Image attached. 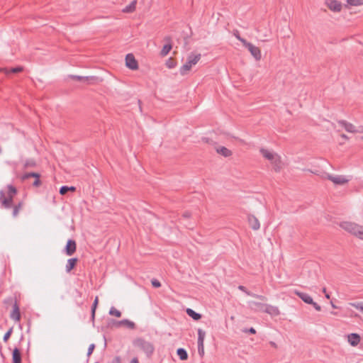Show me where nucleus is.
Masks as SVG:
<instances>
[{
  "instance_id": "1",
  "label": "nucleus",
  "mask_w": 363,
  "mask_h": 363,
  "mask_svg": "<svg viewBox=\"0 0 363 363\" xmlns=\"http://www.w3.org/2000/svg\"><path fill=\"white\" fill-rule=\"evenodd\" d=\"M7 189L8 191L6 192L4 190L0 191V202L1 208H11L13 206V198L17 194V189L13 185H8Z\"/></svg>"
},
{
  "instance_id": "2",
  "label": "nucleus",
  "mask_w": 363,
  "mask_h": 363,
  "mask_svg": "<svg viewBox=\"0 0 363 363\" xmlns=\"http://www.w3.org/2000/svg\"><path fill=\"white\" fill-rule=\"evenodd\" d=\"M259 152L263 157L271 162L276 172L280 171L281 169V157L277 153L265 148H261Z\"/></svg>"
},
{
  "instance_id": "3",
  "label": "nucleus",
  "mask_w": 363,
  "mask_h": 363,
  "mask_svg": "<svg viewBox=\"0 0 363 363\" xmlns=\"http://www.w3.org/2000/svg\"><path fill=\"white\" fill-rule=\"evenodd\" d=\"M201 59V54H191L188 56L187 60L179 69V72L182 75H186L191 69L192 66L196 65V63Z\"/></svg>"
},
{
  "instance_id": "4",
  "label": "nucleus",
  "mask_w": 363,
  "mask_h": 363,
  "mask_svg": "<svg viewBox=\"0 0 363 363\" xmlns=\"http://www.w3.org/2000/svg\"><path fill=\"white\" fill-rule=\"evenodd\" d=\"M134 345L141 349L147 355L150 356L154 352V347L152 344L142 338L137 339L134 342Z\"/></svg>"
},
{
  "instance_id": "5",
  "label": "nucleus",
  "mask_w": 363,
  "mask_h": 363,
  "mask_svg": "<svg viewBox=\"0 0 363 363\" xmlns=\"http://www.w3.org/2000/svg\"><path fill=\"white\" fill-rule=\"evenodd\" d=\"M340 225L342 229L357 237L361 229V225L351 222H342Z\"/></svg>"
},
{
  "instance_id": "6",
  "label": "nucleus",
  "mask_w": 363,
  "mask_h": 363,
  "mask_svg": "<svg viewBox=\"0 0 363 363\" xmlns=\"http://www.w3.org/2000/svg\"><path fill=\"white\" fill-rule=\"evenodd\" d=\"M326 178L335 185H344L348 183L351 178L345 175L327 174Z\"/></svg>"
},
{
  "instance_id": "7",
  "label": "nucleus",
  "mask_w": 363,
  "mask_h": 363,
  "mask_svg": "<svg viewBox=\"0 0 363 363\" xmlns=\"http://www.w3.org/2000/svg\"><path fill=\"white\" fill-rule=\"evenodd\" d=\"M206 336V333L202 329H198V352L201 357L204 354L203 342Z\"/></svg>"
},
{
  "instance_id": "8",
  "label": "nucleus",
  "mask_w": 363,
  "mask_h": 363,
  "mask_svg": "<svg viewBox=\"0 0 363 363\" xmlns=\"http://www.w3.org/2000/svg\"><path fill=\"white\" fill-rule=\"evenodd\" d=\"M125 65L132 70H136L138 69V64L135 58V56L132 53L127 54L125 56Z\"/></svg>"
},
{
  "instance_id": "9",
  "label": "nucleus",
  "mask_w": 363,
  "mask_h": 363,
  "mask_svg": "<svg viewBox=\"0 0 363 363\" xmlns=\"http://www.w3.org/2000/svg\"><path fill=\"white\" fill-rule=\"evenodd\" d=\"M328 7L334 12H340L342 9V4L336 0H326Z\"/></svg>"
},
{
  "instance_id": "10",
  "label": "nucleus",
  "mask_w": 363,
  "mask_h": 363,
  "mask_svg": "<svg viewBox=\"0 0 363 363\" xmlns=\"http://www.w3.org/2000/svg\"><path fill=\"white\" fill-rule=\"evenodd\" d=\"M77 249L76 242L74 240H69L65 246V253L68 256H72Z\"/></svg>"
},
{
  "instance_id": "11",
  "label": "nucleus",
  "mask_w": 363,
  "mask_h": 363,
  "mask_svg": "<svg viewBox=\"0 0 363 363\" xmlns=\"http://www.w3.org/2000/svg\"><path fill=\"white\" fill-rule=\"evenodd\" d=\"M338 123L342 127H343L347 132L352 133H357V130H356L357 127L355 125H354L353 124H352L346 121H344V120L338 121Z\"/></svg>"
},
{
  "instance_id": "12",
  "label": "nucleus",
  "mask_w": 363,
  "mask_h": 363,
  "mask_svg": "<svg viewBox=\"0 0 363 363\" xmlns=\"http://www.w3.org/2000/svg\"><path fill=\"white\" fill-rule=\"evenodd\" d=\"M250 308L255 311L264 312L266 303H262L254 301L248 302Z\"/></svg>"
},
{
  "instance_id": "13",
  "label": "nucleus",
  "mask_w": 363,
  "mask_h": 363,
  "mask_svg": "<svg viewBox=\"0 0 363 363\" xmlns=\"http://www.w3.org/2000/svg\"><path fill=\"white\" fill-rule=\"evenodd\" d=\"M10 317L15 321H19L21 319L20 309L16 301H15L13 306V310L10 314Z\"/></svg>"
},
{
  "instance_id": "14",
  "label": "nucleus",
  "mask_w": 363,
  "mask_h": 363,
  "mask_svg": "<svg viewBox=\"0 0 363 363\" xmlns=\"http://www.w3.org/2000/svg\"><path fill=\"white\" fill-rule=\"evenodd\" d=\"M248 223L250 226L254 230H257L260 228L259 220L253 215L248 216Z\"/></svg>"
},
{
  "instance_id": "15",
  "label": "nucleus",
  "mask_w": 363,
  "mask_h": 363,
  "mask_svg": "<svg viewBox=\"0 0 363 363\" xmlns=\"http://www.w3.org/2000/svg\"><path fill=\"white\" fill-rule=\"evenodd\" d=\"M264 312L272 316L279 315L280 313L278 307L269 304H266Z\"/></svg>"
},
{
  "instance_id": "16",
  "label": "nucleus",
  "mask_w": 363,
  "mask_h": 363,
  "mask_svg": "<svg viewBox=\"0 0 363 363\" xmlns=\"http://www.w3.org/2000/svg\"><path fill=\"white\" fill-rule=\"evenodd\" d=\"M248 51L251 53L256 60H259L262 57L259 47H247Z\"/></svg>"
},
{
  "instance_id": "17",
  "label": "nucleus",
  "mask_w": 363,
  "mask_h": 363,
  "mask_svg": "<svg viewBox=\"0 0 363 363\" xmlns=\"http://www.w3.org/2000/svg\"><path fill=\"white\" fill-rule=\"evenodd\" d=\"M294 294L297 295L303 301L306 303H312V297L306 293L300 292L297 290L294 291Z\"/></svg>"
},
{
  "instance_id": "18",
  "label": "nucleus",
  "mask_w": 363,
  "mask_h": 363,
  "mask_svg": "<svg viewBox=\"0 0 363 363\" xmlns=\"http://www.w3.org/2000/svg\"><path fill=\"white\" fill-rule=\"evenodd\" d=\"M348 342L352 346H357L360 342V336L357 333H351L348 335Z\"/></svg>"
},
{
  "instance_id": "19",
  "label": "nucleus",
  "mask_w": 363,
  "mask_h": 363,
  "mask_svg": "<svg viewBox=\"0 0 363 363\" xmlns=\"http://www.w3.org/2000/svg\"><path fill=\"white\" fill-rule=\"evenodd\" d=\"M13 363H21V354L18 348H15L12 353Z\"/></svg>"
},
{
  "instance_id": "20",
  "label": "nucleus",
  "mask_w": 363,
  "mask_h": 363,
  "mask_svg": "<svg viewBox=\"0 0 363 363\" xmlns=\"http://www.w3.org/2000/svg\"><path fill=\"white\" fill-rule=\"evenodd\" d=\"M78 259L77 258H70L67 260L66 264V272H70V271L75 267Z\"/></svg>"
},
{
  "instance_id": "21",
  "label": "nucleus",
  "mask_w": 363,
  "mask_h": 363,
  "mask_svg": "<svg viewBox=\"0 0 363 363\" xmlns=\"http://www.w3.org/2000/svg\"><path fill=\"white\" fill-rule=\"evenodd\" d=\"M23 203L22 201H20L16 205H13V211H12V216L16 218L18 216L19 211L23 208Z\"/></svg>"
},
{
  "instance_id": "22",
  "label": "nucleus",
  "mask_w": 363,
  "mask_h": 363,
  "mask_svg": "<svg viewBox=\"0 0 363 363\" xmlns=\"http://www.w3.org/2000/svg\"><path fill=\"white\" fill-rule=\"evenodd\" d=\"M218 153L228 157L232 155V152L225 147H219L216 149Z\"/></svg>"
},
{
  "instance_id": "23",
  "label": "nucleus",
  "mask_w": 363,
  "mask_h": 363,
  "mask_svg": "<svg viewBox=\"0 0 363 363\" xmlns=\"http://www.w3.org/2000/svg\"><path fill=\"white\" fill-rule=\"evenodd\" d=\"M186 312L191 318L195 320H198L201 318V315L200 313L195 312L191 308H187Z\"/></svg>"
},
{
  "instance_id": "24",
  "label": "nucleus",
  "mask_w": 363,
  "mask_h": 363,
  "mask_svg": "<svg viewBox=\"0 0 363 363\" xmlns=\"http://www.w3.org/2000/svg\"><path fill=\"white\" fill-rule=\"evenodd\" d=\"M69 77L79 82H87L94 78V77H82L79 75H69Z\"/></svg>"
},
{
  "instance_id": "25",
  "label": "nucleus",
  "mask_w": 363,
  "mask_h": 363,
  "mask_svg": "<svg viewBox=\"0 0 363 363\" xmlns=\"http://www.w3.org/2000/svg\"><path fill=\"white\" fill-rule=\"evenodd\" d=\"M177 354L181 360H186L188 359V354L184 348H179L177 350Z\"/></svg>"
},
{
  "instance_id": "26",
  "label": "nucleus",
  "mask_w": 363,
  "mask_h": 363,
  "mask_svg": "<svg viewBox=\"0 0 363 363\" xmlns=\"http://www.w3.org/2000/svg\"><path fill=\"white\" fill-rule=\"evenodd\" d=\"M136 1H132L128 6L123 9V11L125 13H131L135 10Z\"/></svg>"
},
{
  "instance_id": "27",
  "label": "nucleus",
  "mask_w": 363,
  "mask_h": 363,
  "mask_svg": "<svg viewBox=\"0 0 363 363\" xmlns=\"http://www.w3.org/2000/svg\"><path fill=\"white\" fill-rule=\"evenodd\" d=\"M233 35L234 36H235L241 43H242L243 45H252L251 43H247V41L242 38L240 35V33L238 30H235L233 31Z\"/></svg>"
},
{
  "instance_id": "28",
  "label": "nucleus",
  "mask_w": 363,
  "mask_h": 363,
  "mask_svg": "<svg viewBox=\"0 0 363 363\" xmlns=\"http://www.w3.org/2000/svg\"><path fill=\"white\" fill-rule=\"evenodd\" d=\"M120 325H125L129 328H135V323L130 320H123L119 322Z\"/></svg>"
},
{
  "instance_id": "29",
  "label": "nucleus",
  "mask_w": 363,
  "mask_h": 363,
  "mask_svg": "<svg viewBox=\"0 0 363 363\" xmlns=\"http://www.w3.org/2000/svg\"><path fill=\"white\" fill-rule=\"evenodd\" d=\"M165 65L168 68L172 69L176 67L177 62L172 57H170L166 61Z\"/></svg>"
},
{
  "instance_id": "30",
  "label": "nucleus",
  "mask_w": 363,
  "mask_h": 363,
  "mask_svg": "<svg viewBox=\"0 0 363 363\" xmlns=\"http://www.w3.org/2000/svg\"><path fill=\"white\" fill-rule=\"evenodd\" d=\"M99 303V298L96 296L94 299V301L93 303L92 307H91V318L94 319L95 316V312Z\"/></svg>"
},
{
  "instance_id": "31",
  "label": "nucleus",
  "mask_w": 363,
  "mask_h": 363,
  "mask_svg": "<svg viewBox=\"0 0 363 363\" xmlns=\"http://www.w3.org/2000/svg\"><path fill=\"white\" fill-rule=\"evenodd\" d=\"M109 314L117 318H120L121 316V313L114 307H111L110 308Z\"/></svg>"
},
{
  "instance_id": "32",
  "label": "nucleus",
  "mask_w": 363,
  "mask_h": 363,
  "mask_svg": "<svg viewBox=\"0 0 363 363\" xmlns=\"http://www.w3.org/2000/svg\"><path fill=\"white\" fill-rule=\"evenodd\" d=\"M30 177L40 178V174L35 172L26 173L23 176V179H28Z\"/></svg>"
},
{
  "instance_id": "33",
  "label": "nucleus",
  "mask_w": 363,
  "mask_h": 363,
  "mask_svg": "<svg viewBox=\"0 0 363 363\" xmlns=\"http://www.w3.org/2000/svg\"><path fill=\"white\" fill-rule=\"evenodd\" d=\"M247 296H250L258 298V299H259L261 301H266L267 300V297L266 296H262V295H258V294H254V293H252V292H247Z\"/></svg>"
},
{
  "instance_id": "34",
  "label": "nucleus",
  "mask_w": 363,
  "mask_h": 363,
  "mask_svg": "<svg viewBox=\"0 0 363 363\" xmlns=\"http://www.w3.org/2000/svg\"><path fill=\"white\" fill-rule=\"evenodd\" d=\"M350 305L363 313V302L350 303Z\"/></svg>"
},
{
  "instance_id": "35",
  "label": "nucleus",
  "mask_w": 363,
  "mask_h": 363,
  "mask_svg": "<svg viewBox=\"0 0 363 363\" xmlns=\"http://www.w3.org/2000/svg\"><path fill=\"white\" fill-rule=\"evenodd\" d=\"M347 2L352 6H359L363 4V0H347Z\"/></svg>"
},
{
  "instance_id": "36",
  "label": "nucleus",
  "mask_w": 363,
  "mask_h": 363,
  "mask_svg": "<svg viewBox=\"0 0 363 363\" xmlns=\"http://www.w3.org/2000/svg\"><path fill=\"white\" fill-rule=\"evenodd\" d=\"M23 70V67L21 66H18V67H13V68L9 69V73H18V72H22Z\"/></svg>"
},
{
  "instance_id": "37",
  "label": "nucleus",
  "mask_w": 363,
  "mask_h": 363,
  "mask_svg": "<svg viewBox=\"0 0 363 363\" xmlns=\"http://www.w3.org/2000/svg\"><path fill=\"white\" fill-rule=\"evenodd\" d=\"M174 43L172 42V38L170 36H166L164 38L163 45H172Z\"/></svg>"
},
{
  "instance_id": "38",
  "label": "nucleus",
  "mask_w": 363,
  "mask_h": 363,
  "mask_svg": "<svg viewBox=\"0 0 363 363\" xmlns=\"http://www.w3.org/2000/svg\"><path fill=\"white\" fill-rule=\"evenodd\" d=\"M172 47H163L160 54L162 56H166L169 51L172 50Z\"/></svg>"
},
{
  "instance_id": "39",
  "label": "nucleus",
  "mask_w": 363,
  "mask_h": 363,
  "mask_svg": "<svg viewBox=\"0 0 363 363\" xmlns=\"http://www.w3.org/2000/svg\"><path fill=\"white\" fill-rule=\"evenodd\" d=\"M12 331H13V328H10V329H9V330L6 333H5V335H4V338H3V340H4V342H6V341L9 340V338L10 337V336H11V333H12Z\"/></svg>"
},
{
  "instance_id": "40",
  "label": "nucleus",
  "mask_w": 363,
  "mask_h": 363,
  "mask_svg": "<svg viewBox=\"0 0 363 363\" xmlns=\"http://www.w3.org/2000/svg\"><path fill=\"white\" fill-rule=\"evenodd\" d=\"M67 191H69L67 186H62L60 189V194L62 195H65Z\"/></svg>"
},
{
  "instance_id": "41",
  "label": "nucleus",
  "mask_w": 363,
  "mask_h": 363,
  "mask_svg": "<svg viewBox=\"0 0 363 363\" xmlns=\"http://www.w3.org/2000/svg\"><path fill=\"white\" fill-rule=\"evenodd\" d=\"M94 348H95V345L94 344H91L89 346L88 351H87V356L88 357H89L92 354Z\"/></svg>"
},
{
  "instance_id": "42",
  "label": "nucleus",
  "mask_w": 363,
  "mask_h": 363,
  "mask_svg": "<svg viewBox=\"0 0 363 363\" xmlns=\"http://www.w3.org/2000/svg\"><path fill=\"white\" fill-rule=\"evenodd\" d=\"M151 283H152V285L155 288H158L161 286L160 282L157 279H152L151 281Z\"/></svg>"
},
{
  "instance_id": "43",
  "label": "nucleus",
  "mask_w": 363,
  "mask_h": 363,
  "mask_svg": "<svg viewBox=\"0 0 363 363\" xmlns=\"http://www.w3.org/2000/svg\"><path fill=\"white\" fill-rule=\"evenodd\" d=\"M311 304L314 307V308L316 311H320L321 310V307L317 303L314 302L313 299L312 303Z\"/></svg>"
},
{
  "instance_id": "44",
  "label": "nucleus",
  "mask_w": 363,
  "mask_h": 363,
  "mask_svg": "<svg viewBox=\"0 0 363 363\" xmlns=\"http://www.w3.org/2000/svg\"><path fill=\"white\" fill-rule=\"evenodd\" d=\"M40 184H41V182L40 180V178H35L34 182L33 183V185L34 186L37 187V186H39L40 185Z\"/></svg>"
},
{
  "instance_id": "45",
  "label": "nucleus",
  "mask_w": 363,
  "mask_h": 363,
  "mask_svg": "<svg viewBox=\"0 0 363 363\" xmlns=\"http://www.w3.org/2000/svg\"><path fill=\"white\" fill-rule=\"evenodd\" d=\"M238 289L245 292L247 295V292H250L249 291L247 290V289L244 286H242V285L238 286Z\"/></svg>"
},
{
  "instance_id": "46",
  "label": "nucleus",
  "mask_w": 363,
  "mask_h": 363,
  "mask_svg": "<svg viewBox=\"0 0 363 363\" xmlns=\"http://www.w3.org/2000/svg\"><path fill=\"white\" fill-rule=\"evenodd\" d=\"M357 238L363 240V226H361V229L359 230V233L357 235Z\"/></svg>"
},
{
  "instance_id": "47",
  "label": "nucleus",
  "mask_w": 363,
  "mask_h": 363,
  "mask_svg": "<svg viewBox=\"0 0 363 363\" xmlns=\"http://www.w3.org/2000/svg\"><path fill=\"white\" fill-rule=\"evenodd\" d=\"M111 363H121V358L120 357H116L111 362Z\"/></svg>"
},
{
  "instance_id": "48",
  "label": "nucleus",
  "mask_w": 363,
  "mask_h": 363,
  "mask_svg": "<svg viewBox=\"0 0 363 363\" xmlns=\"http://www.w3.org/2000/svg\"><path fill=\"white\" fill-rule=\"evenodd\" d=\"M356 130H357V133H363V125L357 127Z\"/></svg>"
},
{
  "instance_id": "49",
  "label": "nucleus",
  "mask_w": 363,
  "mask_h": 363,
  "mask_svg": "<svg viewBox=\"0 0 363 363\" xmlns=\"http://www.w3.org/2000/svg\"><path fill=\"white\" fill-rule=\"evenodd\" d=\"M3 72L6 74H9V69H7V68H0V72Z\"/></svg>"
},
{
  "instance_id": "50",
  "label": "nucleus",
  "mask_w": 363,
  "mask_h": 363,
  "mask_svg": "<svg viewBox=\"0 0 363 363\" xmlns=\"http://www.w3.org/2000/svg\"><path fill=\"white\" fill-rule=\"evenodd\" d=\"M251 334H255L256 333V330L254 328H250L248 330H247Z\"/></svg>"
},
{
  "instance_id": "51",
  "label": "nucleus",
  "mask_w": 363,
  "mask_h": 363,
  "mask_svg": "<svg viewBox=\"0 0 363 363\" xmlns=\"http://www.w3.org/2000/svg\"><path fill=\"white\" fill-rule=\"evenodd\" d=\"M26 165L33 167V166H35V162H26Z\"/></svg>"
},
{
  "instance_id": "52",
  "label": "nucleus",
  "mask_w": 363,
  "mask_h": 363,
  "mask_svg": "<svg viewBox=\"0 0 363 363\" xmlns=\"http://www.w3.org/2000/svg\"><path fill=\"white\" fill-rule=\"evenodd\" d=\"M191 216L190 213L189 212H185L184 214H183V216L184 218H189Z\"/></svg>"
},
{
  "instance_id": "53",
  "label": "nucleus",
  "mask_w": 363,
  "mask_h": 363,
  "mask_svg": "<svg viewBox=\"0 0 363 363\" xmlns=\"http://www.w3.org/2000/svg\"><path fill=\"white\" fill-rule=\"evenodd\" d=\"M130 363H139L138 362V360L136 357H134L133 359H132V360L130 361Z\"/></svg>"
},
{
  "instance_id": "54",
  "label": "nucleus",
  "mask_w": 363,
  "mask_h": 363,
  "mask_svg": "<svg viewBox=\"0 0 363 363\" xmlns=\"http://www.w3.org/2000/svg\"><path fill=\"white\" fill-rule=\"evenodd\" d=\"M69 191H74L76 188L74 186H68Z\"/></svg>"
},
{
  "instance_id": "55",
  "label": "nucleus",
  "mask_w": 363,
  "mask_h": 363,
  "mask_svg": "<svg viewBox=\"0 0 363 363\" xmlns=\"http://www.w3.org/2000/svg\"><path fill=\"white\" fill-rule=\"evenodd\" d=\"M341 138H344L345 140L348 139V137L345 134H342L341 135Z\"/></svg>"
},
{
  "instance_id": "56",
  "label": "nucleus",
  "mask_w": 363,
  "mask_h": 363,
  "mask_svg": "<svg viewBox=\"0 0 363 363\" xmlns=\"http://www.w3.org/2000/svg\"><path fill=\"white\" fill-rule=\"evenodd\" d=\"M325 297H326V298L329 299L330 298V295L328 294H325Z\"/></svg>"
},
{
  "instance_id": "57",
  "label": "nucleus",
  "mask_w": 363,
  "mask_h": 363,
  "mask_svg": "<svg viewBox=\"0 0 363 363\" xmlns=\"http://www.w3.org/2000/svg\"><path fill=\"white\" fill-rule=\"evenodd\" d=\"M323 291L325 294H326V289H325V288H323Z\"/></svg>"
},
{
  "instance_id": "58",
  "label": "nucleus",
  "mask_w": 363,
  "mask_h": 363,
  "mask_svg": "<svg viewBox=\"0 0 363 363\" xmlns=\"http://www.w3.org/2000/svg\"><path fill=\"white\" fill-rule=\"evenodd\" d=\"M271 345H272V346H276V344H275L274 342H271Z\"/></svg>"
},
{
  "instance_id": "59",
  "label": "nucleus",
  "mask_w": 363,
  "mask_h": 363,
  "mask_svg": "<svg viewBox=\"0 0 363 363\" xmlns=\"http://www.w3.org/2000/svg\"><path fill=\"white\" fill-rule=\"evenodd\" d=\"M331 305H332V307H333V308H336V306H335L333 303H331Z\"/></svg>"
},
{
  "instance_id": "60",
  "label": "nucleus",
  "mask_w": 363,
  "mask_h": 363,
  "mask_svg": "<svg viewBox=\"0 0 363 363\" xmlns=\"http://www.w3.org/2000/svg\"><path fill=\"white\" fill-rule=\"evenodd\" d=\"M362 140H363V136L361 138Z\"/></svg>"
}]
</instances>
